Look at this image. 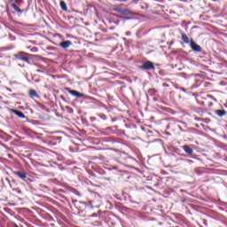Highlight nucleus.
I'll return each instance as SVG.
<instances>
[{
    "instance_id": "aec40b11",
    "label": "nucleus",
    "mask_w": 227,
    "mask_h": 227,
    "mask_svg": "<svg viewBox=\"0 0 227 227\" xmlns=\"http://www.w3.org/2000/svg\"><path fill=\"white\" fill-rule=\"evenodd\" d=\"M16 4H19L20 3V0H15Z\"/></svg>"
},
{
    "instance_id": "4be33fe9",
    "label": "nucleus",
    "mask_w": 227,
    "mask_h": 227,
    "mask_svg": "<svg viewBox=\"0 0 227 227\" xmlns=\"http://www.w3.org/2000/svg\"><path fill=\"white\" fill-rule=\"evenodd\" d=\"M13 0H9V3H12Z\"/></svg>"
},
{
    "instance_id": "6ab92c4d",
    "label": "nucleus",
    "mask_w": 227,
    "mask_h": 227,
    "mask_svg": "<svg viewBox=\"0 0 227 227\" xmlns=\"http://www.w3.org/2000/svg\"><path fill=\"white\" fill-rule=\"evenodd\" d=\"M91 217H97V213L92 214Z\"/></svg>"
},
{
    "instance_id": "2eb2a0df",
    "label": "nucleus",
    "mask_w": 227,
    "mask_h": 227,
    "mask_svg": "<svg viewBox=\"0 0 227 227\" xmlns=\"http://www.w3.org/2000/svg\"><path fill=\"white\" fill-rule=\"evenodd\" d=\"M61 139H63L62 137H56V136L52 137V140L56 141V143H58L59 145L61 143Z\"/></svg>"
},
{
    "instance_id": "0eeeda50",
    "label": "nucleus",
    "mask_w": 227,
    "mask_h": 227,
    "mask_svg": "<svg viewBox=\"0 0 227 227\" xmlns=\"http://www.w3.org/2000/svg\"><path fill=\"white\" fill-rule=\"evenodd\" d=\"M215 114L218 115L219 118H223V116H226L227 112L224 109L222 110H215Z\"/></svg>"
},
{
    "instance_id": "5701e85b",
    "label": "nucleus",
    "mask_w": 227,
    "mask_h": 227,
    "mask_svg": "<svg viewBox=\"0 0 227 227\" xmlns=\"http://www.w3.org/2000/svg\"><path fill=\"white\" fill-rule=\"evenodd\" d=\"M163 86H168V85L166 83H164Z\"/></svg>"
},
{
    "instance_id": "4468645a",
    "label": "nucleus",
    "mask_w": 227,
    "mask_h": 227,
    "mask_svg": "<svg viewBox=\"0 0 227 227\" xmlns=\"http://www.w3.org/2000/svg\"><path fill=\"white\" fill-rule=\"evenodd\" d=\"M60 8H61V10H63L64 12H67V3H65V1H60Z\"/></svg>"
},
{
    "instance_id": "ddd939ff",
    "label": "nucleus",
    "mask_w": 227,
    "mask_h": 227,
    "mask_svg": "<svg viewBox=\"0 0 227 227\" xmlns=\"http://www.w3.org/2000/svg\"><path fill=\"white\" fill-rule=\"evenodd\" d=\"M29 96L31 97V98H35V97H38V93L35 90H30Z\"/></svg>"
},
{
    "instance_id": "412c9836",
    "label": "nucleus",
    "mask_w": 227,
    "mask_h": 227,
    "mask_svg": "<svg viewBox=\"0 0 227 227\" xmlns=\"http://www.w3.org/2000/svg\"><path fill=\"white\" fill-rule=\"evenodd\" d=\"M127 36H130V32L126 33Z\"/></svg>"
},
{
    "instance_id": "6e6552de",
    "label": "nucleus",
    "mask_w": 227,
    "mask_h": 227,
    "mask_svg": "<svg viewBox=\"0 0 227 227\" xmlns=\"http://www.w3.org/2000/svg\"><path fill=\"white\" fill-rule=\"evenodd\" d=\"M183 150H184L185 153H188V155H192V153H194V150L189 145H184Z\"/></svg>"
},
{
    "instance_id": "9d476101",
    "label": "nucleus",
    "mask_w": 227,
    "mask_h": 227,
    "mask_svg": "<svg viewBox=\"0 0 227 227\" xmlns=\"http://www.w3.org/2000/svg\"><path fill=\"white\" fill-rule=\"evenodd\" d=\"M11 6H12V8H13V10H14L15 12H17L18 13H23V12H24V11L21 10L20 8H19V6H17V4H12Z\"/></svg>"
},
{
    "instance_id": "a211bd4d",
    "label": "nucleus",
    "mask_w": 227,
    "mask_h": 227,
    "mask_svg": "<svg viewBox=\"0 0 227 227\" xmlns=\"http://www.w3.org/2000/svg\"><path fill=\"white\" fill-rule=\"evenodd\" d=\"M123 11V9L121 8H116L115 12H118L119 13H121V12Z\"/></svg>"
},
{
    "instance_id": "f8f14e48",
    "label": "nucleus",
    "mask_w": 227,
    "mask_h": 227,
    "mask_svg": "<svg viewBox=\"0 0 227 227\" xmlns=\"http://www.w3.org/2000/svg\"><path fill=\"white\" fill-rule=\"evenodd\" d=\"M121 14V15H132V12H130V10H129V9H122Z\"/></svg>"
},
{
    "instance_id": "9b49d317",
    "label": "nucleus",
    "mask_w": 227,
    "mask_h": 227,
    "mask_svg": "<svg viewBox=\"0 0 227 227\" xmlns=\"http://www.w3.org/2000/svg\"><path fill=\"white\" fill-rule=\"evenodd\" d=\"M181 36H182V40L184 42V43H190L191 44V41L189 40V36H187L184 33H182Z\"/></svg>"
},
{
    "instance_id": "7ed1b4c3",
    "label": "nucleus",
    "mask_w": 227,
    "mask_h": 227,
    "mask_svg": "<svg viewBox=\"0 0 227 227\" xmlns=\"http://www.w3.org/2000/svg\"><path fill=\"white\" fill-rule=\"evenodd\" d=\"M190 47L193 52H201L202 48L200 46V44L196 43L194 40H190Z\"/></svg>"
},
{
    "instance_id": "393cba45",
    "label": "nucleus",
    "mask_w": 227,
    "mask_h": 227,
    "mask_svg": "<svg viewBox=\"0 0 227 227\" xmlns=\"http://www.w3.org/2000/svg\"><path fill=\"white\" fill-rule=\"evenodd\" d=\"M130 18H127V20H129Z\"/></svg>"
},
{
    "instance_id": "f03ea898",
    "label": "nucleus",
    "mask_w": 227,
    "mask_h": 227,
    "mask_svg": "<svg viewBox=\"0 0 227 227\" xmlns=\"http://www.w3.org/2000/svg\"><path fill=\"white\" fill-rule=\"evenodd\" d=\"M139 68L140 70H155V66L153 64L152 61L147 60L145 62H143Z\"/></svg>"
},
{
    "instance_id": "39448f33",
    "label": "nucleus",
    "mask_w": 227,
    "mask_h": 227,
    "mask_svg": "<svg viewBox=\"0 0 227 227\" xmlns=\"http://www.w3.org/2000/svg\"><path fill=\"white\" fill-rule=\"evenodd\" d=\"M68 93H70V95H72L73 97H76V98H81V97H84V94L77 91V90H70V89H67Z\"/></svg>"
},
{
    "instance_id": "20e7f679",
    "label": "nucleus",
    "mask_w": 227,
    "mask_h": 227,
    "mask_svg": "<svg viewBox=\"0 0 227 227\" xmlns=\"http://www.w3.org/2000/svg\"><path fill=\"white\" fill-rule=\"evenodd\" d=\"M13 174L16 175V176H18L21 180H24V182H26V178H27V173H26L25 171L18 170L14 171Z\"/></svg>"
},
{
    "instance_id": "1a4fd4ad",
    "label": "nucleus",
    "mask_w": 227,
    "mask_h": 227,
    "mask_svg": "<svg viewBox=\"0 0 227 227\" xmlns=\"http://www.w3.org/2000/svg\"><path fill=\"white\" fill-rule=\"evenodd\" d=\"M12 113H14V114H16L18 118H26V115L24 114V113L19 110H12Z\"/></svg>"
},
{
    "instance_id": "dca6fc26",
    "label": "nucleus",
    "mask_w": 227,
    "mask_h": 227,
    "mask_svg": "<svg viewBox=\"0 0 227 227\" xmlns=\"http://www.w3.org/2000/svg\"><path fill=\"white\" fill-rule=\"evenodd\" d=\"M99 118H101V120H107V116L106 114L99 115Z\"/></svg>"
},
{
    "instance_id": "f257e3e1",
    "label": "nucleus",
    "mask_w": 227,
    "mask_h": 227,
    "mask_svg": "<svg viewBox=\"0 0 227 227\" xmlns=\"http://www.w3.org/2000/svg\"><path fill=\"white\" fill-rule=\"evenodd\" d=\"M13 57L15 59H20L21 61H25V63H31L30 59L33 58V55L24 52V51H19L18 53L14 54Z\"/></svg>"
},
{
    "instance_id": "b1692460",
    "label": "nucleus",
    "mask_w": 227,
    "mask_h": 227,
    "mask_svg": "<svg viewBox=\"0 0 227 227\" xmlns=\"http://www.w3.org/2000/svg\"><path fill=\"white\" fill-rule=\"evenodd\" d=\"M8 90H9V91H12V90H11V89H8Z\"/></svg>"
},
{
    "instance_id": "423d86ee",
    "label": "nucleus",
    "mask_w": 227,
    "mask_h": 227,
    "mask_svg": "<svg viewBox=\"0 0 227 227\" xmlns=\"http://www.w3.org/2000/svg\"><path fill=\"white\" fill-rule=\"evenodd\" d=\"M72 45V41H64L59 43V47L62 49H68Z\"/></svg>"
},
{
    "instance_id": "f3484780",
    "label": "nucleus",
    "mask_w": 227,
    "mask_h": 227,
    "mask_svg": "<svg viewBox=\"0 0 227 227\" xmlns=\"http://www.w3.org/2000/svg\"><path fill=\"white\" fill-rule=\"evenodd\" d=\"M38 51V48L34 47L31 49V52H37Z\"/></svg>"
}]
</instances>
